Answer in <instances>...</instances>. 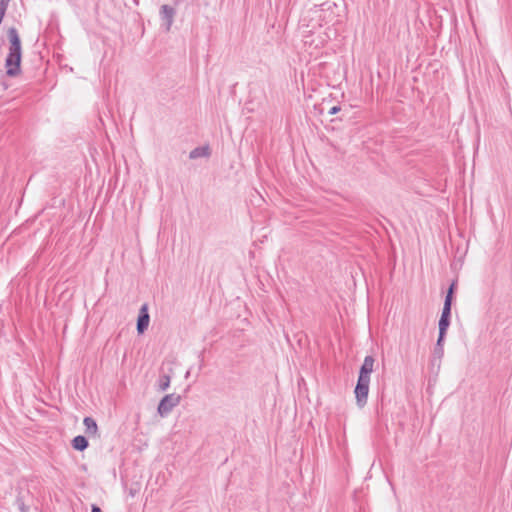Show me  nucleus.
<instances>
[{"label": "nucleus", "instance_id": "nucleus-1", "mask_svg": "<svg viewBox=\"0 0 512 512\" xmlns=\"http://www.w3.org/2000/svg\"><path fill=\"white\" fill-rule=\"evenodd\" d=\"M8 54L5 60L6 74L15 77L20 74V63L22 57L21 40L15 28L8 30Z\"/></svg>", "mask_w": 512, "mask_h": 512}, {"label": "nucleus", "instance_id": "nucleus-2", "mask_svg": "<svg viewBox=\"0 0 512 512\" xmlns=\"http://www.w3.org/2000/svg\"><path fill=\"white\" fill-rule=\"evenodd\" d=\"M181 401L180 395L175 393L168 394L162 398L158 405V413L161 417L167 416L174 407H176Z\"/></svg>", "mask_w": 512, "mask_h": 512}, {"label": "nucleus", "instance_id": "nucleus-3", "mask_svg": "<svg viewBox=\"0 0 512 512\" xmlns=\"http://www.w3.org/2000/svg\"><path fill=\"white\" fill-rule=\"evenodd\" d=\"M370 381L358 379L354 394L358 408H363L368 399Z\"/></svg>", "mask_w": 512, "mask_h": 512}, {"label": "nucleus", "instance_id": "nucleus-4", "mask_svg": "<svg viewBox=\"0 0 512 512\" xmlns=\"http://www.w3.org/2000/svg\"><path fill=\"white\" fill-rule=\"evenodd\" d=\"M149 322H150V316L148 313V307L146 304H144L140 308V312H139V316H138V320H137V332L139 334H143L147 330V328L149 326Z\"/></svg>", "mask_w": 512, "mask_h": 512}, {"label": "nucleus", "instance_id": "nucleus-5", "mask_svg": "<svg viewBox=\"0 0 512 512\" xmlns=\"http://www.w3.org/2000/svg\"><path fill=\"white\" fill-rule=\"evenodd\" d=\"M375 359L372 356H366L359 371L358 379L370 381V375L374 370Z\"/></svg>", "mask_w": 512, "mask_h": 512}, {"label": "nucleus", "instance_id": "nucleus-6", "mask_svg": "<svg viewBox=\"0 0 512 512\" xmlns=\"http://www.w3.org/2000/svg\"><path fill=\"white\" fill-rule=\"evenodd\" d=\"M175 9L168 5H162L160 8V18L164 23L166 31H169L174 20Z\"/></svg>", "mask_w": 512, "mask_h": 512}, {"label": "nucleus", "instance_id": "nucleus-7", "mask_svg": "<svg viewBox=\"0 0 512 512\" xmlns=\"http://www.w3.org/2000/svg\"><path fill=\"white\" fill-rule=\"evenodd\" d=\"M341 10V7L338 6L335 2L327 1L323 4H321V11L327 12L328 14L325 15L323 18L327 22H331L334 20L335 17L339 16V11Z\"/></svg>", "mask_w": 512, "mask_h": 512}, {"label": "nucleus", "instance_id": "nucleus-8", "mask_svg": "<svg viewBox=\"0 0 512 512\" xmlns=\"http://www.w3.org/2000/svg\"><path fill=\"white\" fill-rule=\"evenodd\" d=\"M449 318H445V317H440V320H439V337H438V340H437V348L441 351V347H442V342H443V339H444V336L446 334V331L449 327Z\"/></svg>", "mask_w": 512, "mask_h": 512}, {"label": "nucleus", "instance_id": "nucleus-9", "mask_svg": "<svg viewBox=\"0 0 512 512\" xmlns=\"http://www.w3.org/2000/svg\"><path fill=\"white\" fill-rule=\"evenodd\" d=\"M83 424H84V426L86 428V433L88 435H90V436H96L97 435L98 427H97L96 422L92 418H90V417L84 418Z\"/></svg>", "mask_w": 512, "mask_h": 512}, {"label": "nucleus", "instance_id": "nucleus-10", "mask_svg": "<svg viewBox=\"0 0 512 512\" xmlns=\"http://www.w3.org/2000/svg\"><path fill=\"white\" fill-rule=\"evenodd\" d=\"M72 446L74 449L83 451L88 446V441L84 436H76L72 441Z\"/></svg>", "mask_w": 512, "mask_h": 512}, {"label": "nucleus", "instance_id": "nucleus-11", "mask_svg": "<svg viewBox=\"0 0 512 512\" xmlns=\"http://www.w3.org/2000/svg\"><path fill=\"white\" fill-rule=\"evenodd\" d=\"M170 376L169 375H162L159 379V390L161 391H165L169 388L170 386Z\"/></svg>", "mask_w": 512, "mask_h": 512}, {"label": "nucleus", "instance_id": "nucleus-12", "mask_svg": "<svg viewBox=\"0 0 512 512\" xmlns=\"http://www.w3.org/2000/svg\"><path fill=\"white\" fill-rule=\"evenodd\" d=\"M208 155V149L207 148H196L190 152V158L196 159L198 157H204Z\"/></svg>", "mask_w": 512, "mask_h": 512}, {"label": "nucleus", "instance_id": "nucleus-13", "mask_svg": "<svg viewBox=\"0 0 512 512\" xmlns=\"http://www.w3.org/2000/svg\"><path fill=\"white\" fill-rule=\"evenodd\" d=\"M450 313H451V302H450V298L446 297L441 317L449 318Z\"/></svg>", "mask_w": 512, "mask_h": 512}, {"label": "nucleus", "instance_id": "nucleus-14", "mask_svg": "<svg viewBox=\"0 0 512 512\" xmlns=\"http://www.w3.org/2000/svg\"><path fill=\"white\" fill-rule=\"evenodd\" d=\"M454 286H455V284L453 283V284L450 286V288H449V290H448V292H447V295H446V297H449V298H450V302H451V303H452V294H453Z\"/></svg>", "mask_w": 512, "mask_h": 512}, {"label": "nucleus", "instance_id": "nucleus-15", "mask_svg": "<svg viewBox=\"0 0 512 512\" xmlns=\"http://www.w3.org/2000/svg\"><path fill=\"white\" fill-rule=\"evenodd\" d=\"M339 111H340V107H338V106H334V107H332V108L330 109L329 114H330V115H334V114L338 113Z\"/></svg>", "mask_w": 512, "mask_h": 512}, {"label": "nucleus", "instance_id": "nucleus-16", "mask_svg": "<svg viewBox=\"0 0 512 512\" xmlns=\"http://www.w3.org/2000/svg\"><path fill=\"white\" fill-rule=\"evenodd\" d=\"M91 512H102L101 509L96 506V505H92V511Z\"/></svg>", "mask_w": 512, "mask_h": 512}]
</instances>
